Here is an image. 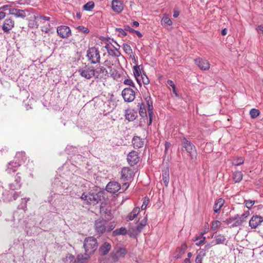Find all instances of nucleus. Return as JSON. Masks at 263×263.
<instances>
[{"mask_svg":"<svg viewBox=\"0 0 263 263\" xmlns=\"http://www.w3.org/2000/svg\"><path fill=\"white\" fill-rule=\"evenodd\" d=\"M83 246L85 253L83 255L79 254L78 255L79 261L81 260V259L86 261L91 255L93 254L98 247L97 239L93 237H87L84 240Z\"/></svg>","mask_w":263,"mask_h":263,"instance_id":"nucleus-1","label":"nucleus"},{"mask_svg":"<svg viewBox=\"0 0 263 263\" xmlns=\"http://www.w3.org/2000/svg\"><path fill=\"white\" fill-rule=\"evenodd\" d=\"M27 158L24 152L17 153L15 158V161H11L7 165L6 171L9 174L15 172L22 162L25 161Z\"/></svg>","mask_w":263,"mask_h":263,"instance_id":"nucleus-2","label":"nucleus"},{"mask_svg":"<svg viewBox=\"0 0 263 263\" xmlns=\"http://www.w3.org/2000/svg\"><path fill=\"white\" fill-rule=\"evenodd\" d=\"M87 57L91 64L100 63V55L99 50L95 47L89 48L87 51Z\"/></svg>","mask_w":263,"mask_h":263,"instance_id":"nucleus-3","label":"nucleus"},{"mask_svg":"<svg viewBox=\"0 0 263 263\" xmlns=\"http://www.w3.org/2000/svg\"><path fill=\"white\" fill-rule=\"evenodd\" d=\"M15 190H5L2 193V198L4 202H9L15 200L21 195V192L14 191Z\"/></svg>","mask_w":263,"mask_h":263,"instance_id":"nucleus-4","label":"nucleus"},{"mask_svg":"<svg viewBox=\"0 0 263 263\" xmlns=\"http://www.w3.org/2000/svg\"><path fill=\"white\" fill-rule=\"evenodd\" d=\"M93 67L88 65H85L84 66L79 67L78 70V73L80 75L86 79H90L94 76L93 73Z\"/></svg>","mask_w":263,"mask_h":263,"instance_id":"nucleus-5","label":"nucleus"},{"mask_svg":"<svg viewBox=\"0 0 263 263\" xmlns=\"http://www.w3.org/2000/svg\"><path fill=\"white\" fill-rule=\"evenodd\" d=\"M81 199L86 201L87 203L90 204H96L100 201V197L97 194L88 193L85 194L83 193L81 197Z\"/></svg>","mask_w":263,"mask_h":263,"instance_id":"nucleus-6","label":"nucleus"},{"mask_svg":"<svg viewBox=\"0 0 263 263\" xmlns=\"http://www.w3.org/2000/svg\"><path fill=\"white\" fill-rule=\"evenodd\" d=\"M183 147L185 148L186 152L190 154L192 159L196 157V147L195 146L186 139L183 138L182 140Z\"/></svg>","mask_w":263,"mask_h":263,"instance_id":"nucleus-7","label":"nucleus"},{"mask_svg":"<svg viewBox=\"0 0 263 263\" xmlns=\"http://www.w3.org/2000/svg\"><path fill=\"white\" fill-rule=\"evenodd\" d=\"M122 95L125 101L131 102L135 98V92L134 90L130 88H125L122 91Z\"/></svg>","mask_w":263,"mask_h":263,"instance_id":"nucleus-8","label":"nucleus"},{"mask_svg":"<svg viewBox=\"0 0 263 263\" xmlns=\"http://www.w3.org/2000/svg\"><path fill=\"white\" fill-rule=\"evenodd\" d=\"M57 32L58 34L63 39L68 38L71 35V29L67 26L62 25L58 27Z\"/></svg>","mask_w":263,"mask_h":263,"instance_id":"nucleus-9","label":"nucleus"},{"mask_svg":"<svg viewBox=\"0 0 263 263\" xmlns=\"http://www.w3.org/2000/svg\"><path fill=\"white\" fill-rule=\"evenodd\" d=\"M107 221L103 219H98L95 222V230L100 234L103 233L106 229Z\"/></svg>","mask_w":263,"mask_h":263,"instance_id":"nucleus-10","label":"nucleus"},{"mask_svg":"<svg viewBox=\"0 0 263 263\" xmlns=\"http://www.w3.org/2000/svg\"><path fill=\"white\" fill-rule=\"evenodd\" d=\"M127 251L124 248H118L115 249L111 254V257L115 261L118 260L120 258L124 257Z\"/></svg>","mask_w":263,"mask_h":263,"instance_id":"nucleus-11","label":"nucleus"},{"mask_svg":"<svg viewBox=\"0 0 263 263\" xmlns=\"http://www.w3.org/2000/svg\"><path fill=\"white\" fill-rule=\"evenodd\" d=\"M93 77L97 79H102L106 76H108V72L106 68L100 66L97 67L96 69L93 68Z\"/></svg>","mask_w":263,"mask_h":263,"instance_id":"nucleus-12","label":"nucleus"},{"mask_svg":"<svg viewBox=\"0 0 263 263\" xmlns=\"http://www.w3.org/2000/svg\"><path fill=\"white\" fill-rule=\"evenodd\" d=\"M196 65L202 70H208L210 67V63L205 59L197 58L194 60Z\"/></svg>","mask_w":263,"mask_h":263,"instance_id":"nucleus-13","label":"nucleus"},{"mask_svg":"<svg viewBox=\"0 0 263 263\" xmlns=\"http://www.w3.org/2000/svg\"><path fill=\"white\" fill-rule=\"evenodd\" d=\"M127 160L128 163L134 166L139 161V157L138 152L132 151L127 155Z\"/></svg>","mask_w":263,"mask_h":263,"instance_id":"nucleus-14","label":"nucleus"},{"mask_svg":"<svg viewBox=\"0 0 263 263\" xmlns=\"http://www.w3.org/2000/svg\"><path fill=\"white\" fill-rule=\"evenodd\" d=\"M121 189L120 184L116 181H110L107 184L106 190L112 194L118 192Z\"/></svg>","mask_w":263,"mask_h":263,"instance_id":"nucleus-15","label":"nucleus"},{"mask_svg":"<svg viewBox=\"0 0 263 263\" xmlns=\"http://www.w3.org/2000/svg\"><path fill=\"white\" fill-rule=\"evenodd\" d=\"M134 176V173L132 169L125 167L121 171V179L124 180H131Z\"/></svg>","mask_w":263,"mask_h":263,"instance_id":"nucleus-16","label":"nucleus"},{"mask_svg":"<svg viewBox=\"0 0 263 263\" xmlns=\"http://www.w3.org/2000/svg\"><path fill=\"white\" fill-rule=\"evenodd\" d=\"M145 101L146 103V105L147 106V111L149 116V123L148 125H151L152 122L153 118L154 117V115L153 113V101L150 96H148L146 97Z\"/></svg>","mask_w":263,"mask_h":263,"instance_id":"nucleus-17","label":"nucleus"},{"mask_svg":"<svg viewBox=\"0 0 263 263\" xmlns=\"http://www.w3.org/2000/svg\"><path fill=\"white\" fill-rule=\"evenodd\" d=\"M263 222V217L258 215H254L249 221V226L252 229H256Z\"/></svg>","mask_w":263,"mask_h":263,"instance_id":"nucleus-18","label":"nucleus"},{"mask_svg":"<svg viewBox=\"0 0 263 263\" xmlns=\"http://www.w3.org/2000/svg\"><path fill=\"white\" fill-rule=\"evenodd\" d=\"M14 26V21L11 18L6 19L2 25V29L4 32L8 33Z\"/></svg>","mask_w":263,"mask_h":263,"instance_id":"nucleus-19","label":"nucleus"},{"mask_svg":"<svg viewBox=\"0 0 263 263\" xmlns=\"http://www.w3.org/2000/svg\"><path fill=\"white\" fill-rule=\"evenodd\" d=\"M106 49L108 53V55L118 57L120 54L119 51L117 48H115L112 45L106 43L105 46L103 47Z\"/></svg>","mask_w":263,"mask_h":263,"instance_id":"nucleus-20","label":"nucleus"},{"mask_svg":"<svg viewBox=\"0 0 263 263\" xmlns=\"http://www.w3.org/2000/svg\"><path fill=\"white\" fill-rule=\"evenodd\" d=\"M84 261H85L84 259L79 261L78 257L76 259L75 257L70 254H67L62 259V263H83Z\"/></svg>","mask_w":263,"mask_h":263,"instance_id":"nucleus-21","label":"nucleus"},{"mask_svg":"<svg viewBox=\"0 0 263 263\" xmlns=\"http://www.w3.org/2000/svg\"><path fill=\"white\" fill-rule=\"evenodd\" d=\"M9 14L14 15L16 17L25 18L26 16L24 10L16 8H10L9 9Z\"/></svg>","mask_w":263,"mask_h":263,"instance_id":"nucleus-22","label":"nucleus"},{"mask_svg":"<svg viewBox=\"0 0 263 263\" xmlns=\"http://www.w3.org/2000/svg\"><path fill=\"white\" fill-rule=\"evenodd\" d=\"M112 9L114 12L117 13H120L123 9V5L121 1L112 0Z\"/></svg>","mask_w":263,"mask_h":263,"instance_id":"nucleus-23","label":"nucleus"},{"mask_svg":"<svg viewBox=\"0 0 263 263\" xmlns=\"http://www.w3.org/2000/svg\"><path fill=\"white\" fill-rule=\"evenodd\" d=\"M125 119L129 121H134L137 117V114L136 111L131 109H127L125 110Z\"/></svg>","mask_w":263,"mask_h":263,"instance_id":"nucleus-24","label":"nucleus"},{"mask_svg":"<svg viewBox=\"0 0 263 263\" xmlns=\"http://www.w3.org/2000/svg\"><path fill=\"white\" fill-rule=\"evenodd\" d=\"M132 143L135 148H139L143 146L144 141L140 137L134 136L132 140Z\"/></svg>","mask_w":263,"mask_h":263,"instance_id":"nucleus-25","label":"nucleus"},{"mask_svg":"<svg viewBox=\"0 0 263 263\" xmlns=\"http://www.w3.org/2000/svg\"><path fill=\"white\" fill-rule=\"evenodd\" d=\"M111 249V245L107 242H104L99 248V252L101 255L107 254Z\"/></svg>","mask_w":263,"mask_h":263,"instance_id":"nucleus-26","label":"nucleus"},{"mask_svg":"<svg viewBox=\"0 0 263 263\" xmlns=\"http://www.w3.org/2000/svg\"><path fill=\"white\" fill-rule=\"evenodd\" d=\"M249 215V211L244 212L242 215H240L239 219L235 221L233 224V227H237L241 225L245 221V218H247Z\"/></svg>","mask_w":263,"mask_h":263,"instance_id":"nucleus-27","label":"nucleus"},{"mask_svg":"<svg viewBox=\"0 0 263 263\" xmlns=\"http://www.w3.org/2000/svg\"><path fill=\"white\" fill-rule=\"evenodd\" d=\"M212 237L215 239V245L224 244L227 240L226 237L222 234L215 235V236L213 235Z\"/></svg>","mask_w":263,"mask_h":263,"instance_id":"nucleus-28","label":"nucleus"},{"mask_svg":"<svg viewBox=\"0 0 263 263\" xmlns=\"http://www.w3.org/2000/svg\"><path fill=\"white\" fill-rule=\"evenodd\" d=\"M21 177L19 173H17L15 177V186H13V183H10L9 184V189H12V190H18L21 187Z\"/></svg>","mask_w":263,"mask_h":263,"instance_id":"nucleus-29","label":"nucleus"},{"mask_svg":"<svg viewBox=\"0 0 263 263\" xmlns=\"http://www.w3.org/2000/svg\"><path fill=\"white\" fill-rule=\"evenodd\" d=\"M224 203V200L222 198H219L217 199L214 205V211L215 213H218L220 211L221 207Z\"/></svg>","mask_w":263,"mask_h":263,"instance_id":"nucleus-30","label":"nucleus"},{"mask_svg":"<svg viewBox=\"0 0 263 263\" xmlns=\"http://www.w3.org/2000/svg\"><path fill=\"white\" fill-rule=\"evenodd\" d=\"M187 248V246L185 243L181 245L180 248L177 250L178 254L175 256L176 259L180 258L182 257V255L185 253V250Z\"/></svg>","mask_w":263,"mask_h":263,"instance_id":"nucleus-31","label":"nucleus"},{"mask_svg":"<svg viewBox=\"0 0 263 263\" xmlns=\"http://www.w3.org/2000/svg\"><path fill=\"white\" fill-rule=\"evenodd\" d=\"M162 180L166 186H167L170 181L169 172L167 169L162 172Z\"/></svg>","mask_w":263,"mask_h":263,"instance_id":"nucleus-32","label":"nucleus"},{"mask_svg":"<svg viewBox=\"0 0 263 263\" xmlns=\"http://www.w3.org/2000/svg\"><path fill=\"white\" fill-rule=\"evenodd\" d=\"M161 24L164 27L171 26L172 21L166 15H164L161 20Z\"/></svg>","mask_w":263,"mask_h":263,"instance_id":"nucleus-33","label":"nucleus"},{"mask_svg":"<svg viewBox=\"0 0 263 263\" xmlns=\"http://www.w3.org/2000/svg\"><path fill=\"white\" fill-rule=\"evenodd\" d=\"M140 209L139 208H135L133 209V210L128 214V219L129 220H133L139 213Z\"/></svg>","mask_w":263,"mask_h":263,"instance_id":"nucleus-34","label":"nucleus"},{"mask_svg":"<svg viewBox=\"0 0 263 263\" xmlns=\"http://www.w3.org/2000/svg\"><path fill=\"white\" fill-rule=\"evenodd\" d=\"M242 176L241 172H236L233 174V180L235 182H239L242 180Z\"/></svg>","mask_w":263,"mask_h":263,"instance_id":"nucleus-35","label":"nucleus"},{"mask_svg":"<svg viewBox=\"0 0 263 263\" xmlns=\"http://www.w3.org/2000/svg\"><path fill=\"white\" fill-rule=\"evenodd\" d=\"M127 233L126 229L125 228L122 227L120 229H116L113 231L114 235L117 236L120 235H125Z\"/></svg>","mask_w":263,"mask_h":263,"instance_id":"nucleus-36","label":"nucleus"},{"mask_svg":"<svg viewBox=\"0 0 263 263\" xmlns=\"http://www.w3.org/2000/svg\"><path fill=\"white\" fill-rule=\"evenodd\" d=\"M260 114V111L258 109L253 108L250 111V115L251 117L253 119H255Z\"/></svg>","mask_w":263,"mask_h":263,"instance_id":"nucleus-37","label":"nucleus"},{"mask_svg":"<svg viewBox=\"0 0 263 263\" xmlns=\"http://www.w3.org/2000/svg\"><path fill=\"white\" fill-rule=\"evenodd\" d=\"M220 221L218 220H215L212 222L211 228L213 231H216L220 227Z\"/></svg>","mask_w":263,"mask_h":263,"instance_id":"nucleus-38","label":"nucleus"},{"mask_svg":"<svg viewBox=\"0 0 263 263\" xmlns=\"http://www.w3.org/2000/svg\"><path fill=\"white\" fill-rule=\"evenodd\" d=\"M94 6L95 5L93 2H89L84 5L83 8L85 10L90 11L94 7Z\"/></svg>","mask_w":263,"mask_h":263,"instance_id":"nucleus-39","label":"nucleus"},{"mask_svg":"<svg viewBox=\"0 0 263 263\" xmlns=\"http://www.w3.org/2000/svg\"><path fill=\"white\" fill-rule=\"evenodd\" d=\"M134 74L135 78L136 79L137 82L140 85L141 83H140V80L139 79V77L141 74H140V72L138 70V68L136 66L134 67Z\"/></svg>","mask_w":263,"mask_h":263,"instance_id":"nucleus-40","label":"nucleus"},{"mask_svg":"<svg viewBox=\"0 0 263 263\" xmlns=\"http://www.w3.org/2000/svg\"><path fill=\"white\" fill-rule=\"evenodd\" d=\"M123 48L124 51L127 54H130L132 52V49L130 46L126 43L123 44Z\"/></svg>","mask_w":263,"mask_h":263,"instance_id":"nucleus-41","label":"nucleus"},{"mask_svg":"<svg viewBox=\"0 0 263 263\" xmlns=\"http://www.w3.org/2000/svg\"><path fill=\"white\" fill-rule=\"evenodd\" d=\"M244 160L242 158L239 157L234 159L233 161V164L235 165H240L243 163Z\"/></svg>","mask_w":263,"mask_h":263,"instance_id":"nucleus-42","label":"nucleus"},{"mask_svg":"<svg viewBox=\"0 0 263 263\" xmlns=\"http://www.w3.org/2000/svg\"><path fill=\"white\" fill-rule=\"evenodd\" d=\"M77 29L79 32L84 33H88L89 32V29L83 26H79L77 28Z\"/></svg>","mask_w":263,"mask_h":263,"instance_id":"nucleus-43","label":"nucleus"},{"mask_svg":"<svg viewBox=\"0 0 263 263\" xmlns=\"http://www.w3.org/2000/svg\"><path fill=\"white\" fill-rule=\"evenodd\" d=\"M245 203L246 207L249 209H251L254 204L255 201L252 200H245Z\"/></svg>","mask_w":263,"mask_h":263,"instance_id":"nucleus-44","label":"nucleus"},{"mask_svg":"<svg viewBox=\"0 0 263 263\" xmlns=\"http://www.w3.org/2000/svg\"><path fill=\"white\" fill-rule=\"evenodd\" d=\"M116 31L119 33V36H120L123 37L127 35L125 29L123 30L122 28H116Z\"/></svg>","mask_w":263,"mask_h":263,"instance_id":"nucleus-45","label":"nucleus"},{"mask_svg":"<svg viewBox=\"0 0 263 263\" xmlns=\"http://www.w3.org/2000/svg\"><path fill=\"white\" fill-rule=\"evenodd\" d=\"M141 78L142 79V82L144 84L146 85L149 83V81L146 75H145V74H141Z\"/></svg>","mask_w":263,"mask_h":263,"instance_id":"nucleus-46","label":"nucleus"},{"mask_svg":"<svg viewBox=\"0 0 263 263\" xmlns=\"http://www.w3.org/2000/svg\"><path fill=\"white\" fill-rule=\"evenodd\" d=\"M124 84L127 85L135 87L133 81L129 79H126L124 81Z\"/></svg>","mask_w":263,"mask_h":263,"instance_id":"nucleus-47","label":"nucleus"},{"mask_svg":"<svg viewBox=\"0 0 263 263\" xmlns=\"http://www.w3.org/2000/svg\"><path fill=\"white\" fill-rule=\"evenodd\" d=\"M149 200L148 198H145L143 201V204L141 205V210H144L146 209L147 205L148 203Z\"/></svg>","mask_w":263,"mask_h":263,"instance_id":"nucleus-48","label":"nucleus"},{"mask_svg":"<svg viewBox=\"0 0 263 263\" xmlns=\"http://www.w3.org/2000/svg\"><path fill=\"white\" fill-rule=\"evenodd\" d=\"M35 19L38 21H41L42 20L44 21H49L50 18L49 17L42 16V15H38L35 17Z\"/></svg>","mask_w":263,"mask_h":263,"instance_id":"nucleus-49","label":"nucleus"},{"mask_svg":"<svg viewBox=\"0 0 263 263\" xmlns=\"http://www.w3.org/2000/svg\"><path fill=\"white\" fill-rule=\"evenodd\" d=\"M115 224L114 223H110L108 225H106V229L108 231H111L114 229Z\"/></svg>","mask_w":263,"mask_h":263,"instance_id":"nucleus-50","label":"nucleus"},{"mask_svg":"<svg viewBox=\"0 0 263 263\" xmlns=\"http://www.w3.org/2000/svg\"><path fill=\"white\" fill-rule=\"evenodd\" d=\"M205 237H201V239L199 241L196 242V245L197 246H199L201 245L205 241Z\"/></svg>","mask_w":263,"mask_h":263,"instance_id":"nucleus-51","label":"nucleus"},{"mask_svg":"<svg viewBox=\"0 0 263 263\" xmlns=\"http://www.w3.org/2000/svg\"><path fill=\"white\" fill-rule=\"evenodd\" d=\"M144 227L139 224L137 226L136 230H135V233L136 234L139 233L141 232V230L143 229Z\"/></svg>","mask_w":263,"mask_h":263,"instance_id":"nucleus-52","label":"nucleus"},{"mask_svg":"<svg viewBox=\"0 0 263 263\" xmlns=\"http://www.w3.org/2000/svg\"><path fill=\"white\" fill-rule=\"evenodd\" d=\"M139 114L141 117H144V116H146V114L145 109L144 108H142L141 106L140 107V108Z\"/></svg>","mask_w":263,"mask_h":263,"instance_id":"nucleus-53","label":"nucleus"},{"mask_svg":"<svg viewBox=\"0 0 263 263\" xmlns=\"http://www.w3.org/2000/svg\"><path fill=\"white\" fill-rule=\"evenodd\" d=\"M22 202H24V205L21 206V208L23 209V210H25V208H26V203L29 200V198H28V199L23 198V199H22Z\"/></svg>","mask_w":263,"mask_h":263,"instance_id":"nucleus-54","label":"nucleus"},{"mask_svg":"<svg viewBox=\"0 0 263 263\" xmlns=\"http://www.w3.org/2000/svg\"><path fill=\"white\" fill-rule=\"evenodd\" d=\"M202 257L200 255H198L195 259L196 263H202Z\"/></svg>","mask_w":263,"mask_h":263,"instance_id":"nucleus-55","label":"nucleus"},{"mask_svg":"<svg viewBox=\"0 0 263 263\" xmlns=\"http://www.w3.org/2000/svg\"><path fill=\"white\" fill-rule=\"evenodd\" d=\"M105 218L107 219V220H110L112 218V215L111 214V213L109 211H108L107 212H106V215L105 216Z\"/></svg>","mask_w":263,"mask_h":263,"instance_id":"nucleus-56","label":"nucleus"},{"mask_svg":"<svg viewBox=\"0 0 263 263\" xmlns=\"http://www.w3.org/2000/svg\"><path fill=\"white\" fill-rule=\"evenodd\" d=\"M147 222V219L146 218H144L143 220H142L139 223V224L142 226L143 227H145L146 224Z\"/></svg>","mask_w":263,"mask_h":263,"instance_id":"nucleus-57","label":"nucleus"},{"mask_svg":"<svg viewBox=\"0 0 263 263\" xmlns=\"http://www.w3.org/2000/svg\"><path fill=\"white\" fill-rule=\"evenodd\" d=\"M204 234V233H201L199 236H195L193 239V240L194 241H197L198 240L201 239V237H203V235Z\"/></svg>","mask_w":263,"mask_h":263,"instance_id":"nucleus-58","label":"nucleus"},{"mask_svg":"<svg viewBox=\"0 0 263 263\" xmlns=\"http://www.w3.org/2000/svg\"><path fill=\"white\" fill-rule=\"evenodd\" d=\"M167 84L168 85H169L170 86L172 87V88L175 87H176L175 85L174 84V83L173 82V81H172L171 80H167Z\"/></svg>","mask_w":263,"mask_h":263,"instance_id":"nucleus-59","label":"nucleus"},{"mask_svg":"<svg viewBox=\"0 0 263 263\" xmlns=\"http://www.w3.org/2000/svg\"><path fill=\"white\" fill-rule=\"evenodd\" d=\"M125 30L128 31L129 32H131V33H134L135 30L129 26H127L125 27Z\"/></svg>","mask_w":263,"mask_h":263,"instance_id":"nucleus-60","label":"nucleus"},{"mask_svg":"<svg viewBox=\"0 0 263 263\" xmlns=\"http://www.w3.org/2000/svg\"><path fill=\"white\" fill-rule=\"evenodd\" d=\"M214 245H215V244H214V242L212 241L211 243L206 244L205 246V248L207 249H209Z\"/></svg>","mask_w":263,"mask_h":263,"instance_id":"nucleus-61","label":"nucleus"},{"mask_svg":"<svg viewBox=\"0 0 263 263\" xmlns=\"http://www.w3.org/2000/svg\"><path fill=\"white\" fill-rule=\"evenodd\" d=\"M6 16V13L4 12L1 11L0 12V20H3L5 18Z\"/></svg>","mask_w":263,"mask_h":263,"instance_id":"nucleus-62","label":"nucleus"},{"mask_svg":"<svg viewBox=\"0 0 263 263\" xmlns=\"http://www.w3.org/2000/svg\"><path fill=\"white\" fill-rule=\"evenodd\" d=\"M257 30L263 34V25H260L257 27Z\"/></svg>","mask_w":263,"mask_h":263,"instance_id":"nucleus-63","label":"nucleus"},{"mask_svg":"<svg viewBox=\"0 0 263 263\" xmlns=\"http://www.w3.org/2000/svg\"><path fill=\"white\" fill-rule=\"evenodd\" d=\"M10 7L9 5H4L3 6H2L1 8H0V9H2V10H7L9 7Z\"/></svg>","mask_w":263,"mask_h":263,"instance_id":"nucleus-64","label":"nucleus"}]
</instances>
